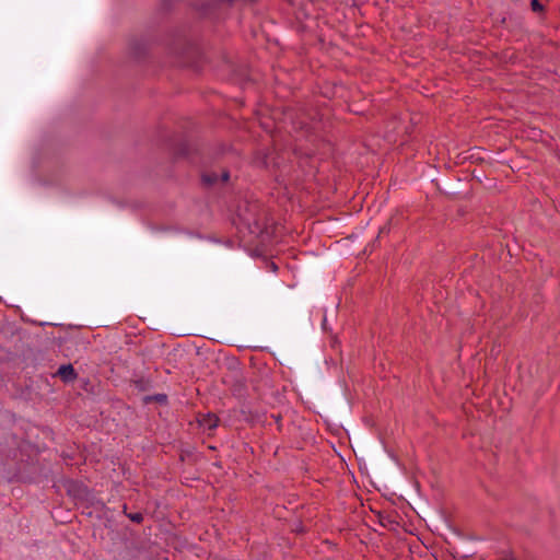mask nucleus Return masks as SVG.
Wrapping results in <instances>:
<instances>
[{
    "instance_id": "6e6552de",
    "label": "nucleus",
    "mask_w": 560,
    "mask_h": 560,
    "mask_svg": "<svg viewBox=\"0 0 560 560\" xmlns=\"http://www.w3.org/2000/svg\"><path fill=\"white\" fill-rule=\"evenodd\" d=\"M132 50L135 55H140V50L138 51L137 44L132 45Z\"/></svg>"
},
{
    "instance_id": "423d86ee",
    "label": "nucleus",
    "mask_w": 560,
    "mask_h": 560,
    "mask_svg": "<svg viewBox=\"0 0 560 560\" xmlns=\"http://www.w3.org/2000/svg\"><path fill=\"white\" fill-rule=\"evenodd\" d=\"M530 5H532L533 11H535V12H539L542 10V5L539 3L538 0H532Z\"/></svg>"
},
{
    "instance_id": "7ed1b4c3",
    "label": "nucleus",
    "mask_w": 560,
    "mask_h": 560,
    "mask_svg": "<svg viewBox=\"0 0 560 560\" xmlns=\"http://www.w3.org/2000/svg\"><path fill=\"white\" fill-rule=\"evenodd\" d=\"M219 419L213 415L203 416L200 425L206 430H213L218 427Z\"/></svg>"
},
{
    "instance_id": "f257e3e1",
    "label": "nucleus",
    "mask_w": 560,
    "mask_h": 560,
    "mask_svg": "<svg viewBox=\"0 0 560 560\" xmlns=\"http://www.w3.org/2000/svg\"><path fill=\"white\" fill-rule=\"evenodd\" d=\"M229 177H230V173L228 171L223 170L220 175L215 172H210V173L203 174L202 180H203V183H206L208 185H213V184H217L219 180L225 183V182H228Z\"/></svg>"
},
{
    "instance_id": "0eeeda50",
    "label": "nucleus",
    "mask_w": 560,
    "mask_h": 560,
    "mask_svg": "<svg viewBox=\"0 0 560 560\" xmlns=\"http://www.w3.org/2000/svg\"><path fill=\"white\" fill-rule=\"evenodd\" d=\"M503 560H518V559L513 555H509Z\"/></svg>"
},
{
    "instance_id": "39448f33",
    "label": "nucleus",
    "mask_w": 560,
    "mask_h": 560,
    "mask_svg": "<svg viewBox=\"0 0 560 560\" xmlns=\"http://www.w3.org/2000/svg\"><path fill=\"white\" fill-rule=\"evenodd\" d=\"M128 516H129V518H130L132 522H136V523H140V522H142V520H143V516H142V514H141V513H133V514H129Z\"/></svg>"
},
{
    "instance_id": "20e7f679",
    "label": "nucleus",
    "mask_w": 560,
    "mask_h": 560,
    "mask_svg": "<svg viewBox=\"0 0 560 560\" xmlns=\"http://www.w3.org/2000/svg\"><path fill=\"white\" fill-rule=\"evenodd\" d=\"M144 400L145 402L156 401L160 404H165L167 400V396L165 394H156L152 396H147Z\"/></svg>"
},
{
    "instance_id": "f03ea898",
    "label": "nucleus",
    "mask_w": 560,
    "mask_h": 560,
    "mask_svg": "<svg viewBox=\"0 0 560 560\" xmlns=\"http://www.w3.org/2000/svg\"><path fill=\"white\" fill-rule=\"evenodd\" d=\"M56 375H58L63 382H72L77 378V372L72 364L60 365Z\"/></svg>"
}]
</instances>
